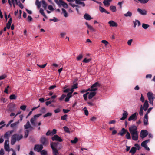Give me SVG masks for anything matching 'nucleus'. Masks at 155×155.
I'll return each mask as SVG.
<instances>
[{"label":"nucleus","instance_id":"obj_1","mask_svg":"<svg viewBox=\"0 0 155 155\" xmlns=\"http://www.w3.org/2000/svg\"><path fill=\"white\" fill-rule=\"evenodd\" d=\"M129 130L131 134L132 139L134 140H137L138 138L139 132L137 130V127L132 125L129 127Z\"/></svg>","mask_w":155,"mask_h":155},{"label":"nucleus","instance_id":"obj_2","mask_svg":"<svg viewBox=\"0 0 155 155\" xmlns=\"http://www.w3.org/2000/svg\"><path fill=\"white\" fill-rule=\"evenodd\" d=\"M23 137L22 135L15 134L13 135L11 137V143L12 145H14L16 141L20 140Z\"/></svg>","mask_w":155,"mask_h":155},{"label":"nucleus","instance_id":"obj_3","mask_svg":"<svg viewBox=\"0 0 155 155\" xmlns=\"http://www.w3.org/2000/svg\"><path fill=\"white\" fill-rule=\"evenodd\" d=\"M100 86V84L98 82H96L90 88H88L90 89V91H95L97 90L98 87Z\"/></svg>","mask_w":155,"mask_h":155},{"label":"nucleus","instance_id":"obj_4","mask_svg":"<svg viewBox=\"0 0 155 155\" xmlns=\"http://www.w3.org/2000/svg\"><path fill=\"white\" fill-rule=\"evenodd\" d=\"M147 96L148 98V99L150 101V103L152 105L153 104V100L155 98L153 94L151 92H148L147 94Z\"/></svg>","mask_w":155,"mask_h":155},{"label":"nucleus","instance_id":"obj_5","mask_svg":"<svg viewBox=\"0 0 155 155\" xmlns=\"http://www.w3.org/2000/svg\"><path fill=\"white\" fill-rule=\"evenodd\" d=\"M41 114H39L36 115H35L33 117L31 118L30 120V122L32 124L33 126L35 125V122L37 120V119L41 115Z\"/></svg>","mask_w":155,"mask_h":155},{"label":"nucleus","instance_id":"obj_6","mask_svg":"<svg viewBox=\"0 0 155 155\" xmlns=\"http://www.w3.org/2000/svg\"><path fill=\"white\" fill-rule=\"evenodd\" d=\"M56 146L55 143H52L51 144V147L53 151V154L54 155H58L59 154L58 152L57 149L55 147Z\"/></svg>","mask_w":155,"mask_h":155},{"label":"nucleus","instance_id":"obj_7","mask_svg":"<svg viewBox=\"0 0 155 155\" xmlns=\"http://www.w3.org/2000/svg\"><path fill=\"white\" fill-rule=\"evenodd\" d=\"M4 149L7 151L9 152L10 150L9 149V140H6L4 143Z\"/></svg>","mask_w":155,"mask_h":155},{"label":"nucleus","instance_id":"obj_8","mask_svg":"<svg viewBox=\"0 0 155 155\" xmlns=\"http://www.w3.org/2000/svg\"><path fill=\"white\" fill-rule=\"evenodd\" d=\"M24 127L25 129L29 130V131H31L33 129V128L31 126L29 121H28L26 124L24 125Z\"/></svg>","mask_w":155,"mask_h":155},{"label":"nucleus","instance_id":"obj_9","mask_svg":"<svg viewBox=\"0 0 155 155\" xmlns=\"http://www.w3.org/2000/svg\"><path fill=\"white\" fill-rule=\"evenodd\" d=\"M148 134V132L147 130H142L140 134V136L143 139L146 137Z\"/></svg>","mask_w":155,"mask_h":155},{"label":"nucleus","instance_id":"obj_10","mask_svg":"<svg viewBox=\"0 0 155 155\" xmlns=\"http://www.w3.org/2000/svg\"><path fill=\"white\" fill-rule=\"evenodd\" d=\"M52 140L53 141H57L60 142H62L63 141L62 139L57 135H54V136L52 137Z\"/></svg>","mask_w":155,"mask_h":155},{"label":"nucleus","instance_id":"obj_11","mask_svg":"<svg viewBox=\"0 0 155 155\" xmlns=\"http://www.w3.org/2000/svg\"><path fill=\"white\" fill-rule=\"evenodd\" d=\"M43 148L42 145H36L35 146L34 149L38 152H39Z\"/></svg>","mask_w":155,"mask_h":155},{"label":"nucleus","instance_id":"obj_12","mask_svg":"<svg viewBox=\"0 0 155 155\" xmlns=\"http://www.w3.org/2000/svg\"><path fill=\"white\" fill-rule=\"evenodd\" d=\"M137 11L140 14L143 15H145L147 14V11L145 9H142L140 8H138Z\"/></svg>","mask_w":155,"mask_h":155},{"label":"nucleus","instance_id":"obj_13","mask_svg":"<svg viewBox=\"0 0 155 155\" xmlns=\"http://www.w3.org/2000/svg\"><path fill=\"white\" fill-rule=\"evenodd\" d=\"M85 0H72L71 1V2H73L74 1H75V3L77 4H81L83 7H84L85 6V4L83 2H81V1H84Z\"/></svg>","mask_w":155,"mask_h":155},{"label":"nucleus","instance_id":"obj_14","mask_svg":"<svg viewBox=\"0 0 155 155\" xmlns=\"http://www.w3.org/2000/svg\"><path fill=\"white\" fill-rule=\"evenodd\" d=\"M13 130H11L10 131L7 132L4 135V137L6 138V140H9V137H10L11 134H12L13 132Z\"/></svg>","mask_w":155,"mask_h":155},{"label":"nucleus","instance_id":"obj_15","mask_svg":"<svg viewBox=\"0 0 155 155\" xmlns=\"http://www.w3.org/2000/svg\"><path fill=\"white\" fill-rule=\"evenodd\" d=\"M41 142L44 146H46L48 144L47 140L46 138L44 137H41Z\"/></svg>","mask_w":155,"mask_h":155},{"label":"nucleus","instance_id":"obj_16","mask_svg":"<svg viewBox=\"0 0 155 155\" xmlns=\"http://www.w3.org/2000/svg\"><path fill=\"white\" fill-rule=\"evenodd\" d=\"M108 23L111 27H117L118 26L117 23L112 20L109 21Z\"/></svg>","mask_w":155,"mask_h":155},{"label":"nucleus","instance_id":"obj_17","mask_svg":"<svg viewBox=\"0 0 155 155\" xmlns=\"http://www.w3.org/2000/svg\"><path fill=\"white\" fill-rule=\"evenodd\" d=\"M19 124L18 121H17L11 124L10 127L14 130L16 129L17 128V125Z\"/></svg>","mask_w":155,"mask_h":155},{"label":"nucleus","instance_id":"obj_18","mask_svg":"<svg viewBox=\"0 0 155 155\" xmlns=\"http://www.w3.org/2000/svg\"><path fill=\"white\" fill-rule=\"evenodd\" d=\"M62 6L63 7L65 8H68V5L62 0H60V4L59 6Z\"/></svg>","mask_w":155,"mask_h":155},{"label":"nucleus","instance_id":"obj_19","mask_svg":"<svg viewBox=\"0 0 155 155\" xmlns=\"http://www.w3.org/2000/svg\"><path fill=\"white\" fill-rule=\"evenodd\" d=\"M83 17L84 18L87 20L90 21L92 19L90 15L87 13L84 14Z\"/></svg>","mask_w":155,"mask_h":155},{"label":"nucleus","instance_id":"obj_20","mask_svg":"<svg viewBox=\"0 0 155 155\" xmlns=\"http://www.w3.org/2000/svg\"><path fill=\"white\" fill-rule=\"evenodd\" d=\"M149 106V104H148V101L146 100L144 102L143 104V109L145 111H146L148 109Z\"/></svg>","mask_w":155,"mask_h":155},{"label":"nucleus","instance_id":"obj_21","mask_svg":"<svg viewBox=\"0 0 155 155\" xmlns=\"http://www.w3.org/2000/svg\"><path fill=\"white\" fill-rule=\"evenodd\" d=\"M138 114H137L136 113H135L130 116V117L128 118V120L130 121L134 120L135 118H137V115Z\"/></svg>","mask_w":155,"mask_h":155},{"label":"nucleus","instance_id":"obj_22","mask_svg":"<svg viewBox=\"0 0 155 155\" xmlns=\"http://www.w3.org/2000/svg\"><path fill=\"white\" fill-rule=\"evenodd\" d=\"M111 1L112 0H104L103 2V3L105 6L108 7L110 5Z\"/></svg>","mask_w":155,"mask_h":155},{"label":"nucleus","instance_id":"obj_23","mask_svg":"<svg viewBox=\"0 0 155 155\" xmlns=\"http://www.w3.org/2000/svg\"><path fill=\"white\" fill-rule=\"evenodd\" d=\"M96 92L95 91H91L89 93L88 96V98L89 99H92L93 97L95 95Z\"/></svg>","mask_w":155,"mask_h":155},{"label":"nucleus","instance_id":"obj_24","mask_svg":"<svg viewBox=\"0 0 155 155\" xmlns=\"http://www.w3.org/2000/svg\"><path fill=\"white\" fill-rule=\"evenodd\" d=\"M128 115V113L127 111H124L122 114L123 117L120 118V119L121 120H125L127 117Z\"/></svg>","mask_w":155,"mask_h":155},{"label":"nucleus","instance_id":"obj_25","mask_svg":"<svg viewBox=\"0 0 155 155\" xmlns=\"http://www.w3.org/2000/svg\"><path fill=\"white\" fill-rule=\"evenodd\" d=\"M148 116L147 115H145L143 118V122L144 124L145 125H147L148 124Z\"/></svg>","mask_w":155,"mask_h":155},{"label":"nucleus","instance_id":"obj_26","mask_svg":"<svg viewBox=\"0 0 155 155\" xmlns=\"http://www.w3.org/2000/svg\"><path fill=\"white\" fill-rule=\"evenodd\" d=\"M99 9L101 13L105 12L107 14H109L110 12L107 11L105 9H104L103 8L101 7V6H99Z\"/></svg>","mask_w":155,"mask_h":155},{"label":"nucleus","instance_id":"obj_27","mask_svg":"<svg viewBox=\"0 0 155 155\" xmlns=\"http://www.w3.org/2000/svg\"><path fill=\"white\" fill-rule=\"evenodd\" d=\"M141 146L143 147L145 149H146L148 151H149L150 150V148L149 147H147V144L145 143L143 141L141 143Z\"/></svg>","mask_w":155,"mask_h":155},{"label":"nucleus","instance_id":"obj_28","mask_svg":"<svg viewBox=\"0 0 155 155\" xmlns=\"http://www.w3.org/2000/svg\"><path fill=\"white\" fill-rule=\"evenodd\" d=\"M133 23L134 28L136 27L137 24L138 26H140L141 24L140 22L137 20H135V21L133 22Z\"/></svg>","mask_w":155,"mask_h":155},{"label":"nucleus","instance_id":"obj_29","mask_svg":"<svg viewBox=\"0 0 155 155\" xmlns=\"http://www.w3.org/2000/svg\"><path fill=\"white\" fill-rule=\"evenodd\" d=\"M132 15V13L130 11H128L127 12L124 14V15L125 17H130Z\"/></svg>","mask_w":155,"mask_h":155},{"label":"nucleus","instance_id":"obj_30","mask_svg":"<svg viewBox=\"0 0 155 155\" xmlns=\"http://www.w3.org/2000/svg\"><path fill=\"white\" fill-rule=\"evenodd\" d=\"M127 131L125 130L124 128H123L121 131L120 132L119 134H120L121 136H123L126 133Z\"/></svg>","mask_w":155,"mask_h":155},{"label":"nucleus","instance_id":"obj_31","mask_svg":"<svg viewBox=\"0 0 155 155\" xmlns=\"http://www.w3.org/2000/svg\"><path fill=\"white\" fill-rule=\"evenodd\" d=\"M40 13L46 18H47V17L44 13V10L42 8H40L39 10Z\"/></svg>","mask_w":155,"mask_h":155},{"label":"nucleus","instance_id":"obj_32","mask_svg":"<svg viewBox=\"0 0 155 155\" xmlns=\"http://www.w3.org/2000/svg\"><path fill=\"white\" fill-rule=\"evenodd\" d=\"M136 151V148L135 147H132L131 148L129 153H132V154H134Z\"/></svg>","mask_w":155,"mask_h":155},{"label":"nucleus","instance_id":"obj_33","mask_svg":"<svg viewBox=\"0 0 155 155\" xmlns=\"http://www.w3.org/2000/svg\"><path fill=\"white\" fill-rule=\"evenodd\" d=\"M62 13L64 14V16L65 17H67L68 16V14L67 12L65 10L64 8L62 9Z\"/></svg>","mask_w":155,"mask_h":155},{"label":"nucleus","instance_id":"obj_34","mask_svg":"<svg viewBox=\"0 0 155 155\" xmlns=\"http://www.w3.org/2000/svg\"><path fill=\"white\" fill-rule=\"evenodd\" d=\"M41 3L43 8L45 9H46L47 7V5L45 1L44 0H42L41 1Z\"/></svg>","mask_w":155,"mask_h":155},{"label":"nucleus","instance_id":"obj_35","mask_svg":"<svg viewBox=\"0 0 155 155\" xmlns=\"http://www.w3.org/2000/svg\"><path fill=\"white\" fill-rule=\"evenodd\" d=\"M85 24L88 28L93 31H94V29L93 27L89 25L87 22H85Z\"/></svg>","mask_w":155,"mask_h":155},{"label":"nucleus","instance_id":"obj_36","mask_svg":"<svg viewBox=\"0 0 155 155\" xmlns=\"http://www.w3.org/2000/svg\"><path fill=\"white\" fill-rule=\"evenodd\" d=\"M134 1L137 2L136 0H134ZM140 2L142 4H146L147 3L149 0H137Z\"/></svg>","mask_w":155,"mask_h":155},{"label":"nucleus","instance_id":"obj_37","mask_svg":"<svg viewBox=\"0 0 155 155\" xmlns=\"http://www.w3.org/2000/svg\"><path fill=\"white\" fill-rule=\"evenodd\" d=\"M35 5L38 8H39L41 6V3L38 0H36Z\"/></svg>","mask_w":155,"mask_h":155},{"label":"nucleus","instance_id":"obj_38","mask_svg":"<svg viewBox=\"0 0 155 155\" xmlns=\"http://www.w3.org/2000/svg\"><path fill=\"white\" fill-rule=\"evenodd\" d=\"M142 27L144 29H147L150 27V25L148 24L143 23L142 24Z\"/></svg>","mask_w":155,"mask_h":155},{"label":"nucleus","instance_id":"obj_39","mask_svg":"<svg viewBox=\"0 0 155 155\" xmlns=\"http://www.w3.org/2000/svg\"><path fill=\"white\" fill-rule=\"evenodd\" d=\"M110 10L113 12H115L116 11V7L114 6H110Z\"/></svg>","mask_w":155,"mask_h":155},{"label":"nucleus","instance_id":"obj_40","mask_svg":"<svg viewBox=\"0 0 155 155\" xmlns=\"http://www.w3.org/2000/svg\"><path fill=\"white\" fill-rule=\"evenodd\" d=\"M55 102L54 100H52L51 99V100L46 101L45 102V104L46 106H48L49 104H50L52 102Z\"/></svg>","mask_w":155,"mask_h":155},{"label":"nucleus","instance_id":"obj_41","mask_svg":"<svg viewBox=\"0 0 155 155\" xmlns=\"http://www.w3.org/2000/svg\"><path fill=\"white\" fill-rule=\"evenodd\" d=\"M143 107L142 105L140 106V109L139 112V114L140 115H143Z\"/></svg>","mask_w":155,"mask_h":155},{"label":"nucleus","instance_id":"obj_42","mask_svg":"<svg viewBox=\"0 0 155 155\" xmlns=\"http://www.w3.org/2000/svg\"><path fill=\"white\" fill-rule=\"evenodd\" d=\"M17 96L15 94L11 95L9 97V98L11 100H15L17 98Z\"/></svg>","mask_w":155,"mask_h":155},{"label":"nucleus","instance_id":"obj_43","mask_svg":"<svg viewBox=\"0 0 155 155\" xmlns=\"http://www.w3.org/2000/svg\"><path fill=\"white\" fill-rule=\"evenodd\" d=\"M126 133V134L125 136L126 138L127 139H131V136L130 133L127 131Z\"/></svg>","mask_w":155,"mask_h":155},{"label":"nucleus","instance_id":"obj_44","mask_svg":"<svg viewBox=\"0 0 155 155\" xmlns=\"http://www.w3.org/2000/svg\"><path fill=\"white\" fill-rule=\"evenodd\" d=\"M30 131L29 130H25V135H24V137L25 138H26L29 134V133Z\"/></svg>","mask_w":155,"mask_h":155},{"label":"nucleus","instance_id":"obj_45","mask_svg":"<svg viewBox=\"0 0 155 155\" xmlns=\"http://www.w3.org/2000/svg\"><path fill=\"white\" fill-rule=\"evenodd\" d=\"M1 101L2 103H7L8 102V100L5 98H2Z\"/></svg>","mask_w":155,"mask_h":155},{"label":"nucleus","instance_id":"obj_46","mask_svg":"<svg viewBox=\"0 0 155 155\" xmlns=\"http://www.w3.org/2000/svg\"><path fill=\"white\" fill-rule=\"evenodd\" d=\"M19 117L20 119L18 120L17 121H18V122L19 123L20 122H21L22 120L24 117V115L23 114H21L19 116Z\"/></svg>","mask_w":155,"mask_h":155},{"label":"nucleus","instance_id":"obj_47","mask_svg":"<svg viewBox=\"0 0 155 155\" xmlns=\"http://www.w3.org/2000/svg\"><path fill=\"white\" fill-rule=\"evenodd\" d=\"M78 139L77 137H75L73 140H71V142L72 143L75 144L78 142Z\"/></svg>","mask_w":155,"mask_h":155},{"label":"nucleus","instance_id":"obj_48","mask_svg":"<svg viewBox=\"0 0 155 155\" xmlns=\"http://www.w3.org/2000/svg\"><path fill=\"white\" fill-rule=\"evenodd\" d=\"M63 128L64 129V131L68 133H70V131L69 130V129L66 126H64L63 127Z\"/></svg>","mask_w":155,"mask_h":155},{"label":"nucleus","instance_id":"obj_49","mask_svg":"<svg viewBox=\"0 0 155 155\" xmlns=\"http://www.w3.org/2000/svg\"><path fill=\"white\" fill-rule=\"evenodd\" d=\"M67 115L65 114L61 117V119L63 120H67Z\"/></svg>","mask_w":155,"mask_h":155},{"label":"nucleus","instance_id":"obj_50","mask_svg":"<svg viewBox=\"0 0 155 155\" xmlns=\"http://www.w3.org/2000/svg\"><path fill=\"white\" fill-rule=\"evenodd\" d=\"M91 60V59H87L86 58H85L83 60V62L84 63H87L89 62Z\"/></svg>","mask_w":155,"mask_h":155},{"label":"nucleus","instance_id":"obj_51","mask_svg":"<svg viewBox=\"0 0 155 155\" xmlns=\"http://www.w3.org/2000/svg\"><path fill=\"white\" fill-rule=\"evenodd\" d=\"M66 35V33L64 32H61L60 35V36L61 38H63L64 36Z\"/></svg>","mask_w":155,"mask_h":155},{"label":"nucleus","instance_id":"obj_52","mask_svg":"<svg viewBox=\"0 0 155 155\" xmlns=\"http://www.w3.org/2000/svg\"><path fill=\"white\" fill-rule=\"evenodd\" d=\"M83 55L82 54H79L78 57L77 58V59L79 61L81 60L82 58H83Z\"/></svg>","mask_w":155,"mask_h":155},{"label":"nucleus","instance_id":"obj_53","mask_svg":"<svg viewBox=\"0 0 155 155\" xmlns=\"http://www.w3.org/2000/svg\"><path fill=\"white\" fill-rule=\"evenodd\" d=\"M52 114L51 113L48 112L44 115L43 117L45 118L47 117L51 116L52 115Z\"/></svg>","mask_w":155,"mask_h":155},{"label":"nucleus","instance_id":"obj_54","mask_svg":"<svg viewBox=\"0 0 155 155\" xmlns=\"http://www.w3.org/2000/svg\"><path fill=\"white\" fill-rule=\"evenodd\" d=\"M49 20L50 21H52L54 22H56L59 21V20L55 17H54L52 19H50Z\"/></svg>","mask_w":155,"mask_h":155},{"label":"nucleus","instance_id":"obj_55","mask_svg":"<svg viewBox=\"0 0 155 155\" xmlns=\"http://www.w3.org/2000/svg\"><path fill=\"white\" fill-rule=\"evenodd\" d=\"M135 147L136 148V150L137 149L138 150H139L141 148L140 146L137 144H135Z\"/></svg>","mask_w":155,"mask_h":155},{"label":"nucleus","instance_id":"obj_56","mask_svg":"<svg viewBox=\"0 0 155 155\" xmlns=\"http://www.w3.org/2000/svg\"><path fill=\"white\" fill-rule=\"evenodd\" d=\"M18 2V4H16L18 5L21 9H23L24 8L23 5L20 3V1Z\"/></svg>","mask_w":155,"mask_h":155},{"label":"nucleus","instance_id":"obj_57","mask_svg":"<svg viewBox=\"0 0 155 155\" xmlns=\"http://www.w3.org/2000/svg\"><path fill=\"white\" fill-rule=\"evenodd\" d=\"M83 110H84V112L85 115L86 116H87L88 114V112L87 110V109L86 107H84V108Z\"/></svg>","mask_w":155,"mask_h":155},{"label":"nucleus","instance_id":"obj_58","mask_svg":"<svg viewBox=\"0 0 155 155\" xmlns=\"http://www.w3.org/2000/svg\"><path fill=\"white\" fill-rule=\"evenodd\" d=\"M47 153V151L45 150H43L41 152V155H46Z\"/></svg>","mask_w":155,"mask_h":155},{"label":"nucleus","instance_id":"obj_59","mask_svg":"<svg viewBox=\"0 0 155 155\" xmlns=\"http://www.w3.org/2000/svg\"><path fill=\"white\" fill-rule=\"evenodd\" d=\"M101 42L105 44V45L107 46L109 43L106 40H103L101 41Z\"/></svg>","mask_w":155,"mask_h":155},{"label":"nucleus","instance_id":"obj_60","mask_svg":"<svg viewBox=\"0 0 155 155\" xmlns=\"http://www.w3.org/2000/svg\"><path fill=\"white\" fill-rule=\"evenodd\" d=\"M48 9L51 11H53L54 10L53 6L51 5H49L48 6Z\"/></svg>","mask_w":155,"mask_h":155},{"label":"nucleus","instance_id":"obj_61","mask_svg":"<svg viewBox=\"0 0 155 155\" xmlns=\"http://www.w3.org/2000/svg\"><path fill=\"white\" fill-rule=\"evenodd\" d=\"M89 93V92H87L85 94H84L83 97L85 100H87V95Z\"/></svg>","mask_w":155,"mask_h":155},{"label":"nucleus","instance_id":"obj_62","mask_svg":"<svg viewBox=\"0 0 155 155\" xmlns=\"http://www.w3.org/2000/svg\"><path fill=\"white\" fill-rule=\"evenodd\" d=\"M26 106L25 105H22L20 107V108L22 110L25 111V110Z\"/></svg>","mask_w":155,"mask_h":155},{"label":"nucleus","instance_id":"obj_63","mask_svg":"<svg viewBox=\"0 0 155 155\" xmlns=\"http://www.w3.org/2000/svg\"><path fill=\"white\" fill-rule=\"evenodd\" d=\"M46 109L45 107H42L40 110V112L42 113H44L46 112Z\"/></svg>","mask_w":155,"mask_h":155},{"label":"nucleus","instance_id":"obj_64","mask_svg":"<svg viewBox=\"0 0 155 155\" xmlns=\"http://www.w3.org/2000/svg\"><path fill=\"white\" fill-rule=\"evenodd\" d=\"M66 95L64 94H63L62 96H61V97L59 98V99L60 101H61L62 100H63L64 98L65 97Z\"/></svg>","mask_w":155,"mask_h":155}]
</instances>
